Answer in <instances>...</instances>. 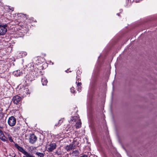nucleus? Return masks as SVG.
Returning <instances> with one entry per match:
<instances>
[{"instance_id":"obj_1","label":"nucleus","mask_w":157,"mask_h":157,"mask_svg":"<svg viewBox=\"0 0 157 157\" xmlns=\"http://www.w3.org/2000/svg\"><path fill=\"white\" fill-rule=\"evenodd\" d=\"M28 16L26 14H24L22 13L20 14L19 16V19L21 20V22L22 23H19L18 25H20L21 28H23L24 27H26V26L28 24L31 23L33 22H36V20L33 17L30 18H28Z\"/></svg>"},{"instance_id":"obj_2","label":"nucleus","mask_w":157,"mask_h":157,"mask_svg":"<svg viewBox=\"0 0 157 157\" xmlns=\"http://www.w3.org/2000/svg\"><path fill=\"white\" fill-rule=\"evenodd\" d=\"M36 66V65H33V68L31 69V71L27 75V79L29 81L31 82L34 80L37 76L43 74L40 69L36 67L34 68Z\"/></svg>"},{"instance_id":"obj_3","label":"nucleus","mask_w":157,"mask_h":157,"mask_svg":"<svg viewBox=\"0 0 157 157\" xmlns=\"http://www.w3.org/2000/svg\"><path fill=\"white\" fill-rule=\"evenodd\" d=\"M14 145L15 147L25 155L23 157H30L31 155H32L26 151L22 147L19 145L17 144H15Z\"/></svg>"},{"instance_id":"obj_4","label":"nucleus","mask_w":157,"mask_h":157,"mask_svg":"<svg viewBox=\"0 0 157 157\" xmlns=\"http://www.w3.org/2000/svg\"><path fill=\"white\" fill-rule=\"evenodd\" d=\"M16 118L14 117L11 116L9 118L7 122L10 126L13 127L16 124Z\"/></svg>"},{"instance_id":"obj_5","label":"nucleus","mask_w":157,"mask_h":157,"mask_svg":"<svg viewBox=\"0 0 157 157\" xmlns=\"http://www.w3.org/2000/svg\"><path fill=\"white\" fill-rule=\"evenodd\" d=\"M22 98L21 97L18 95L14 96L13 97L12 101L14 104L18 105L20 104L21 102Z\"/></svg>"},{"instance_id":"obj_6","label":"nucleus","mask_w":157,"mask_h":157,"mask_svg":"<svg viewBox=\"0 0 157 157\" xmlns=\"http://www.w3.org/2000/svg\"><path fill=\"white\" fill-rule=\"evenodd\" d=\"M37 139L36 136L33 134H30L29 137V142L32 144H34Z\"/></svg>"},{"instance_id":"obj_7","label":"nucleus","mask_w":157,"mask_h":157,"mask_svg":"<svg viewBox=\"0 0 157 157\" xmlns=\"http://www.w3.org/2000/svg\"><path fill=\"white\" fill-rule=\"evenodd\" d=\"M7 25H0V35H4L7 31Z\"/></svg>"},{"instance_id":"obj_8","label":"nucleus","mask_w":157,"mask_h":157,"mask_svg":"<svg viewBox=\"0 0 157 157\" xmlns=\"http://www.w3.org/2000/svg\"><path fill=\"white\" fill-rule=\"evenodd\" d=\"M49 147L48 148L47 151L49 152H51L56 148V145L55 143H51L49 145Z\"/></svg>"},{"instance_id":"obj_9","label":"nucleus","mask_w":157,"mask_h":157,"mask_svg":"<svg viewBox=\"0 0 157 157\" xmlns=\"http://www.w3.org/2000/svg\"><path fill=\"white\" fill-rule=\"evenodd\" d=\"M0 139L3 141H8L6 137L4 135L2 131L0 129Z\"/></svg>"},{"instance_id":"obj_10","label":"nucleus","mask_w":157,"mask_h":157,"mask_svg":"<svg viewBox=\"0 0 157 157\" xmlns=\"http://www.w3.org/2000/svg\"><path fill=\"white\" fill-rule=\"evenodd\" d=\"M23 72L21 71L20 70H17L16 71H14L13 72V74L15 76L18 77L22 75Z\"/></svg>"},{"instance_id":"obj_11","label":"nucleus","mask_w":157,"mask_h":157,"mask_svg":"<svg viewBox=\"0 0 157 157\" xmlns=\"http://www.w3.org/2000/svg\"><path fill=\"white\" fill-rule=\"evenodd\" d=\"M71 146H73L74 149H75L76 147L78 146V142L74 140L71 144Z\"/></svg>"},{"instance_id":"obj_12","label":"nucleus","mask_w":157,"mask_h":157,"mask_svg":"<svg viewBox=\"0 0 157 157\" xmlns=\"http://www.w3.org/2000/svg\"><path fill=\"white\" fill-rule=\"evenodd\" d=\"M82 123L80 120H79L76 122L75 124V127L76 128H78L81 127Z\"/></svg>"},{"instance_id":"obj_13","label":"nucleus","mask_w":157,"mask_h":157,"mask_svg":"<svg viewBox=\"0 0 157 157\" xmlns=\"http://www.w3.org/2000/svg\"><path fill=\"white\" fill-rule=\"evenodd\" d=\"M65 149L67 150V151H68L73 149H74L73 148V147L71 146V144L69 145H67L65 147Z\"/></svg>"},{"instance_id":"obj_14","label":"nucleus","mask_w":157,"mask_h":157,"mask_svg":"<svg viewBox=\"0 0 157 157\" xmlns=\"http://www.w3.org/2000/svg\"><path fill=\"white\" fill-rule=\"evenodd\" d=\"M13 132H18L20 129V125H18L13 127Z\"/></svg>"},{"instance_id":"obj_15","label":"nucleus","mask_w":157,"mask_h":157,"mask_svg":"<svg viewBox=\"0 0 157 157\" xmlns=\"http://www.w3.org/2000/svg\"><path fill=\"white\" fill-rule=\"evenodd\" d=\"M41 81L42 84L43 86L46 85L48 82V81L45 77H43L41 78Z\"/></svg>"},{"instance_id":"obj_16","label":"nucleus","mask_w":157,"mask_h":157,"mask_svg":"<svg viewBox=\"0 0 157 157\" xmlns=\"http://www.w3.org/2000/svg\"><path fill=\"white\" fill-rule=\"evenodd\" d=\"M6 135L7 136V139L9 140L11 142H13V140L11 135L9 133H7L6 134Z\"/></svg>"},{"instance_id":"obj_17","label":"nucleus","mask_w":157,"mask_h":157,"mask_svg":"<svg viewBox=\"0 0 157 157\" xmlns=\"http://www.w3.org/2000/svg\"><path fill=\"white\" fill-rule=\"evenodd\" d=\"M55 153L59 156H61L62 155V152L61 151L60 149H58Z\"/></svg>"},{"instance_id":"obj_18","label":"nucleus","mask_w":157,"mask_h":157,"mask_svg":"<svg viewBox=\"0 0 157 157\" xmlns=\"http://www.w3.org/2000/svg\"><path fill=\"white\" fill-rule=\"evenodd\" d=\"M44 153H41L39 152H37L35 154L38 156V157H44Z\"/></svg>"},{"instance_id":"obj_19","label":"nucleus","mask_w":157,"mask_h":157,"mask_svg":"<svg viewBox=\"0 0 157 157\" xmlns=\"http://www.w3.org/2000/svg\"><path fill=\"white\" fill-rule=\"evenodd\" d=\"M79 153V151L78 150H75L72 151V154H73V155L75 156L78 155Z\"/></svg>"},{"instance_id":"obj_20","label":"nucleus","mask_w":157,"mask_h":157,"mask_svg":"<svg viewBox=\"0 0 157 157\" xmlns=\"http://www.w3.org/2000/svg\"><path fill=\"white\" fill-rule=\"evenodd\" d=\"M4 122V121H3V123L2 122L1 123H0V128H3L4 126V124H3V123Z\"/></svg>"},{"instance_id":"obj_21","label":"nucleus","mask_w":157,"mask_h":157,"mask_svg":"<svg viewBox=\"0 0 157 157\" xmlns=\"http://www.w3.org/2000/svg\"><path fill=\"white\" fill-rule=\"evenodd\" d=\"M71 92L73 93H75V88L73 87H72L71 88Z\"/></svg>"},{"instance_id":"obj_22","label":"nucleus","mask_w":157,"mask_h":157,"mask_svg":"<svg viewBox=\"0 0 157 157\" xmlns=\"http://www.w3.org/2000/svg\"><path fill=\"white\" fill-rule=\"evenodd\" d=\"M63 120L61 119L59 121V122H58V124L59 125H60L61 124L63 123Z\"/></svg>"},{"instance_id":"obj_23","label":"nucleus","mask_w":157,"mask_h":157,"mask_svg":"<svg viewBox=\"0 0 157 157\" xmlns=\"http://www.w3.org/2000/svg\"><path fill=\"white\" fill-rule=\"evenodd\" d=\"M78 87V88H77L78 91L79 92H80L81 90V89H82V86H79V87Z\"/></svg>"},{"instance_id":"obj_24","label":"nucleus","mask_w":157,"mask_h":157,"mask_svg":"<svg viewBox=\"0 0 157 157\" xmlns=\"http://www.w3.org/2000/svg\"><path fill=\"white\" fill-rule=\"evenodd\" d=\"M82 85V83L81 82H78L77 84V86L79 87V86H81Z\"/></svg>"},{"instance_id":"obj_25","label":"nucleus","mask_w":157,"mask_h":157,"mask_svg":"<svg viewBox=\"0 0 157 157\" xmlns=\"http://www.w3.org/2000/svg\"><path fill=\"white\" fill-rule=\"evenodd\" d=\"M60 125L58 124V123L55 124L54 126V128H56L57 127L59 126Z\"/></svg>"},{"instance_id":"obj_26","label":"nucleus","mask_w":157,"mask_h":157,"mask_svg":"<svg viewBox=\"0 0 157 157\" xmlns=\"http://www.w3.org/2000/svg\"><path fill=\"white\" fill-rule=\"evenodd\" d=\"M76 117H72V120H75V119H76Z\"/></svg>"},{"instance_id":"obj_27","label":"nucleus","mask_w":157,"mask_h":157,"mask_svg":"<svg viewBox=\"0 0 157 157\" xmlns=\"http://www.w3.org/2000/svg\"><path fill=\"white\" fill-rule=\"evenodd\" d=\"M23 54L25 56H26L27 55V53L26 52H25L23 53Z\"/></svg>"},{"instance_id":"obj_28","label":"nucleus","mask_w":157,"mask_h":157,"mask_svg":"<svg viewBox=\"0 0 157 157\" xmlns=\"http://www.w3.org/2000/svg\"><path fill=\"white\" fill-rule=\"evenodd\" d=\"M68 70H69V69H67V70H66V71H66L67 73H68Z\"/></svg>"},{"instance_id":"obj_29","label":"nucleus","mask_w":157,"mask_h":157,"mask_svg":"<svg viewBox=\"0 0 157 157\" xmlns=\"http://www.w3.org/2000/svg\"><path fill=\"white\" fill-rule=\"evenodd\" d=\"M30 157H35V156H34L33 155H31V156Z\"/></svg>"},{"instance_id":"obj_30","label":"nucleus","mask_w":157,"mask_h":157,"mask_svg":"<svg viewBox=\"0 0 157 157\" xmlns=\"http://www.w3.org/2000/svg\"><path fill=\"white\" fill-rule=\"evenodd\" d=\"M14 156L13 157H15V154H14Z\"/></svg>"},{"instance_id":"obj_31","label":"nucleus","mask_w":157,"mask_h":157,"mask_svg":"<svg viewBox=\"0 0 157 157\" xmlns=\"http://www.w3.org/2000/svg\"><path fill=\"white\" fill-rule=\"evenodd\" d=\"M117 15H118V16H120V14L119 13H117Z\"/></svg>"},{"instance_id":"obj_32","label":"nucleus","mask_w":157,"mask_h":157,"mask_svg":"<svg viewBox=\"0 0 157 157\" xmlns=\"http://www.w3.org/2000/svg\"><path fill=\"white\" fill-rule=\"evenodd\" d=\"M71 72V71H69V72Z\"/></svg>"}]
</instances>
